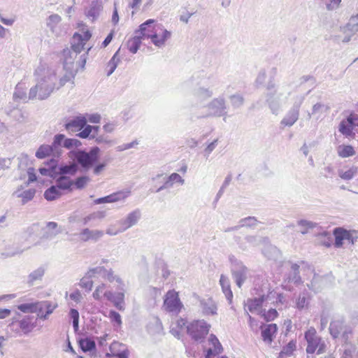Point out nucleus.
Returning a JSON list of instances; mask_svg holds the SVG:
<instances>
[{"label": "nucleus", "instance_id": "864d4df0", "mask_svg": "<svg viewBox=\"0 0 358 358\" xmlns=\"http://www.w3.org/2000/svg\"><path fill=\"white\" fill-rule=\"evenodd\" d=\"M341 0H331V2L327 4L328 9H334L338 8L341 4Z\"/></svg>", "mask_w": 358, "mask_h": 358}, {"label": "nucleus", "instance_id": "9d476101", "mask_svg": "<svg viewBox=\"0 0 358 358\" xmlns=\"http://www.w3.org/2000/svg\"><path fill=\"white\" fill-rule=\"evenodd\" d=\"M208 343L210 347L206 351L205 358H214L223 352L224 348L215 334H210Z\"/></svg>", "mask_w": 358, "mask_h": 358}, {"label": "nucleus", "instance_id": "f3484780", "mask_svg": "<svg viewBox=\"0 0 358 358\" xmlns=\"http://www.w3.org/2000/svg\"><path fill=\"white\" fill-rule=\"evenodd\" d=\"M220 285L223 290L224 294L227 297L229 303L232 302L233 293L230 287V281L224 275H221L220 280Z\"/></svg>", "mask_w": 358, "mask_h": 358}, {"label": "nucleus", "instance_id": "69168bd1", "mask_svg": "<svg viewBox=\"0 0 358 358\" xmlns=\"http://www.w3.org/2000/svg\"><path fill=\"white\" fill-rule=\"evenodd\" d=\"M296 119H297V117L296 115H294L292 117L291 121L289 122V121L286 120V119H284L283 122H285V124L292 125L296 122Z\"/></svg>", "mask_w": 358, "mask_h": 358}, {"label": "nucleus", "instance_id": "49530a36", "mask_svg": "<svg viewBox=\"0 0 358 358\" xmlns=\"http://www.w3.org/2000/svg\"><path fill=\"white\" fill-rule=\"evenodd\" d=\"M307 305H308L307 299H306V297L304 296H299L296 302V307L300 310L306 308Z\"/></svg>", "mask_w": 358, "mask_h": 358}, {"label": "nucleus", "instance_id": "4be33fe9", "mask_svg": "<svg viewBox=\"0 0 358 358\" xmlns=\"http://www.w3.org/2000/svg\"><path fill=\"white\" fill-rule=\"evenodd\" d=\"M139 219V212L138 211H133L130 213L127 218L123 220L121 222L122 229L125 230L127 229H129V227L133 226L136 223H137L138 220Z\"/></svg>", "mask_w": 358, "mask_h": 358}, {"label": "nucleus", "instance_id": "e433bc0d", "mask_svg": "<svg viewBox=\"0 0 358 358\" xmlns=\"http://www.w3.org/2000/svg\"><path fill=\"white\" fill-rule=\"evenodd\" d=\"M357 169L355 167L347 169L346 171H339V176L341 179L345 180H349L353 178L356 173Z\"/></svg>", "mask_w": 358, "mask_h": 358}, {"label": "nucleus", "instance_id": "6ab92c4d", "mask_svg": "<svg viewBox=\"0 0 358 358\" xmlns=\"http://www.w3.org/2000/svg\"><path fill=\"white\" fill-rule=\"evenodd\" d=\"M277 331L276 324H269L264 328L262 330V337L264 341H268L271 343L273 341L274 336Z\"/></svg>", "mask_w": 358, "mask_h": 358}, {"label": "nucleus", "instance_id": "0e129e2a", "mask_svg": "<svg viewBox=\"0 0 358 358\" xmlns=\"http://www.w3.org/2000/svg\"><path fill=\"white\" fill-rule=\"evenodd\" d=\"M216 143H217V140H215L213 142H212L210 145H208V147L206 148V151L208 152H212V150H214Z\"/></svg>", "mask_w": 358, "mask_h": 358}, {"label": "nucleus", "instance_id": "8fccbe9b", "mask_svg": "<svg viewBox=\"0 0 358 358\" xmlns=\"http://www.w3.org/2000/svg\"><path fill=\"white\" fill-rule=\"evenodd\" d=\"M45 308L47 309V312L45 314V315H41L40 312H38V316L42 318H46L48 315V314L52 313L53 310L55 309V307H52L51 303L49 302H45Z\"/></svg>", "mask_w": 358, "mask_h": 358}, {"label": "nucleus", "instance_id": "1a4fd4ad", "mask_svg": "<svg viewBox=\"0 0 358 358\" xmlns=\"http://www.w3.org/2000/svg\"><path fill=\"white\" fill-rule=\"evenodd\" d=\"M99 152V149L98 147H95L89 152L78 151L75 153V158L83 168L88 169L97 161Z\"/></svg>", "mask_w": 358, "mask_h": 358}, {"label": "nucleus", "instance_id": "603ef678", "mask_svg": "<svg viewBox=\"0 0 358 358\" xmlns=\"http://www.w3.org/2000/svg\"><path fill=\"white\" fill-rule=\"evenodd\" d=\"M28 174H29V182H34L36 180V173L34 172V168H29L28 170Z\"/></svg>", "mask_w": 358, "mask_h": 358}, {"label": "nucleus", "instance_id": "338daca9", "mask_svg": "<svg viewBox=\"0 0 358 358\" xmlns=\"http://www.w3.org/2000/svg\"><path fill=\"white\" fill-rule=\"evenodd\" d=\"M277 303H284V295L283 294H277V298H276V301H275Z\"/></svg>", "mask_w": 358, "mask_h": 358}, {"label": "nucleus", "instance_id": "e2e57ef3", "mask_svg": "<svg viewBox=\"0 0 358 358\" xmlns=\"http://www.w3.org/2000/svg\"><path fill=\"white\" fill-rule=\"evenodd\" d=\"M103 129L106 132H111L114 130V125L110 123H108L103 126Z\"/></svg>", "mask_w": 358, "mask_h": 358}, {"label": "nucleus", "instance_id": "a878e982", "mask_svg": "<svg viewBox=\"0 0 358 358\" xmlns=\"http://www.w3.org/2000/svg\"><path fill=\"white\" fill-rule=\"evenodd\" d=\"M62 194V192L60 191L57 185H55V186H52L45 190L44 196L45 199L48 201H54L61 196Z\"/></svg>", "mask_w": 358, "mask_h": 358}, {"label": "nucleus", "instance_id": "39448f33", "mask_svg": "<svg viewBox=\"0 0 358 358\" xmlns=\"http://www.w3.org/2000/svg\"><path fill=\"white\" fill-rule=\"evenodd\" d=\"M210 325L204 320H193L187 327V332L190 337L196 341L203 339L209 333Z\"/></svg>", "mask_w": 358, "mask_h": 358}, {"label": "nucleus", "instance_id": "58836bf2", "mask_svg": "<svg viewBox=\"0 0 358 358\" xmlns=\"http://www.w3.org/2000/svg\"><path fill=\"white\" fill-rule=\"evenodd\" d=\"M78 170V166L75 164L70 165L63 166L60 168V173L62 174H71L74 175Z\"/></svg>", "mask_w": 358, "mask_h": 358}, {"label": "nucleus", "instance_id": "3c124183", "mask_svg": "<svg viewBox=\"0 0 358 358\" xmlns=\"http://www.w3.org/2000/svg\"><path fill=\"white\" fill-rule=\"evenodd\" d=\"M113 36H114V31H110L109 33V34L104 39V41L102 43V46L106 47L112 41Z\"/></svg>", "mask_w": 358, "mask_h": 358}, {"label": "nucleus", "instance_id": "13d9d810", "mask_svg": "<svg viewBox=\"0 0 358 358\" xmlns=\"http://www.w3.org/2000/svg\"><path fill=\"white\" fill-rule=\"evenodd\" d=\"M205 311L207 313H211V314H215L217 313V307L216 305L214 303H212L210 307L206 308Z\"/></svg>", "mask_w": 358, "mask_h": 358}, {"label": "nucleus", "instance_id": "7ed1b4c3", "mask_svg": "<svg viewBox=\"0 0 358 358\" xmlns=\"http://www.w3.org/2000/svg\"><path fill=\"white\" fill-rule=\"evenodd\" d=\"M96 274L102 275L103 277L109 282L114 281V273L112 269L106 270L103 266H99L90 269L87 275L82 278L80 282V287L87 292H90L94 286L92 278L96 276Z\"/></svg>", "mask_w": 358, "mask_h": 358}, {"label": "nucleus", "instance_id": "5701e85b", "mask_svg": "<svg viewBox=\"0 0 358 358\" xmlns=\"http://www.w3.org/2000/svg\"><path fill=\"white\" fill-rule=\"evenodd\" d=\"M129 190H120V192H115L110 195L106 196V201L108 203H114L126 199L130 195Z\"/></svg>", "mask_w": 358, "mask_h": 358}, {"label": "nucleus", "instance_id": "9b49d317", "mask_svg": "<svg viewBox=\"0 0 358 358\" xmlns=\"http://www.w3.org/2000/svg\"><path fill=\"white\" fill-rule=\"evenodd\" d=\"M354 124L355 118L350 115L347 117L346 120L340 122L339 131L346 137L355 138Z\"/></svg>", "mask_w": 358, "mask_h": 358}, {"label": "nucleus", "instance_id": "c85d7f7f", "mask_svg": "<svg viewBox=\"0 0 358 358\" xmlns=\"http://www.w3.org/2000/svg\"><path fill=\"white\" fill-rule=\"evenodd\" d=\"M99 129V126L87 125L84 129L77 134V136L82 138H87L90 137L92 132H94V135L92 137L94 138L97 134Z\"/></svg>", "mask_w": 358, "mask_h": 358}, {"label": "nucleus", "instance_id": "473e14b6", "mask_svg": "<svg viewBox=\"0 0 358 358\" xmlns=\"http://www.w3.org/2000/svg\"><path fill=\"white\" fill-rule=\"evenodd\" d=\"M343 329V324L338 320H336L335 322H331L329 324V331L330 334L334 338H336L341 334V331Z\"/></svg>", "mask_w": 358, "mask_h": 358}, {"label": "nucleus", "instance_id": "37998d69", "mask_svg": "<svg viewBox=\"0 0 358 358\" xmlns=\"http://www.w3.org/2000/svg\"><path fill=\"white\" fill-rule=\"evenodd\" d=\"M173 182L183 183L184 180L178 173H173L170 176L168 180L165 182V185H168L169 183L173 184Z\"/></svg>", "mask_w": 358, "mask_h": 358}, {"label": "nucleus", "instance_id": "a19ab883", "mask_svg": "<svg viewBox=\"0 0 358 358\" xmlns=\"http://www.w3.org/2000/svg\"><path fill=\"white\" fill-rule=\"evenodd\" d=\"M81 144V142L76 138H66L64 141V146L67 149L79 147Z\"/></svg>", "mask_w": 358, "mask_h": 358}, {"label": "nucleus", "instance_id": "79ce46f5", "mask_svg": "<svg viewBox=\"0 0 358 358\" xmlns=\"http://www.w3.org/2000/svg\"><path fill=\"white\" fill-rule=\"evenodd\" d=\"M36 190L34 189H29L23 192L22 196V203H27V201L33 199L35 196Z\"/></svg>", "mask_w": 358, "mask_h": 358}, {"label": "nucleus", "instance_id": "4468645a", "mask_svg": "<svg viewBox=\"0 0 358 358\" xmlns=\"http://www.w3.org/2000/svg\"><path fill=\"white\" fill-rule=\"evenodd\" d=\"M110 350L115 357L129 358V350L122 344L118 343V341H113L110 346Z\"/></svg>", "mask_w": 358, "mask_h": 358}, {"label": "nucleus", "instance_id": "f704fd0d", "mask_svg": "<svg viewBox=\"0 0 358 358\" xmlns=\"http://www.w3.org/2000/svg\"><path fill=\"white\" fill-rule=\"evenodd\" d=\"M246 268H243L238 271L234 273L236 279V285L238 287H241L244 281L246 279Z\"/></svg>", "mask_w": 358, "mask_h": 358}, {"label": "nucleus", "instance_id": "2eb2a0df", "mask_svg": "<svg viewBox=\"0 0 358 358\" xmlns=\"http://www.w3.org/2000/svg\"><path fill=\"white\" fill-rule=\"evenodd\" d=\"M136 32L138 33L137 31ZM138 34V35L128 39L126 43L127 49L131 53H136L139 50L142 39L145 38V37L141 35L140 32Z\"/></svg>", "mask_w": 358, "mask_h": 358}, {"label": "nucleus", "instance_id": "6e6d98bb", "mask_svg": "<svg viewBox=\"0 0 358 358\" xmlns=\"http://www.w3.org/2000/svg\"><path fill=\"white\" fill-rule=\"evenodd\" d=\"M142 0H129V7L131 8H137L139 7Z\"/></svg>", "mask_w": 358, "mask_h": 358}, {"label": "nucleus", "instance_id": "f8f14e48", "mask_svg": "<svg viewBox=\"0 0 358 358\" xmlns=\"http://www.w3.org/2000/svg\"><path fill=\"white\" fill-rule=\"evenodd\" d=\"M87 122V119L85 117H76L71 121L65 124V129L69 131H78L85 128Z\"/></svg>", "mask_w": 358, "mask_h": 358}, {"label": "nucleus", "instance_id": "09e8293b", "mask_svg": "<svg viewBox=\"0 0 358 358\" xmlns=\"http://www.w3.org/2000/svg\"><path fill=\"white\" fill-rule=\"evenodd\" d=\"M64 138H65L64 135H62V134H57V135L55 136L53 145L55 147H57L58 145H62V142L64 143V140L66 139Z\"/></svg>", "mask_w": 358, "mask_h": 358}, {"label": "nucleus", "instance_id": "c9c22d12", "mask_svg": "<svg viewBox=\"0 0 358 358\" xmlns=\"http://www.w3.org/2000/svg\"><path fill=\"white\" fill-rule=\"evenodd\" d=\"M261 315L266 321H271L275 320L278 316V313L276 309L271 308L267 311L261 310Z\"/></svg>", "mask_w": 358, "mask_h": 358}, {"label": "nucleus", "instance_id": "680f3d73", "mask_svg": "<svg viewBox=\"0 0 358 358\" xmlns=\"http://www.w3.org/2000/svg\"><path fill=\"white\" fill-rule=\"evenodd\" d=\"M1 21L7 25H11L14 22V20H13V18L1 17Z\"/></svg>", "mask_w": 358, "mask_h": 358}, {"label": "nucleus", "instance_id": "c756f323", "mask_svg": "<svg viewBox=\"0 0 358 358\" xmlns=\"http://www.w3.org/2000/svg\"><path fill=\"white\" fill-rule=\"evenodd\" d=\"M294 351H296V341L292 340L282 348L278 358H283L285 355L290 356Z\"/></svg>", "mask_w": 358, "mask_h": 358}, {"label": "nucleus", "instance_id": "412c9836", "mask_svg": "<svg viewBox=\"0 0 358 358\" xmlns=\"http://www.w3.org/2000/svg\"><path fill=\"white\" fill-rule=\"evenodd\" d=\"M337 152L341 158L353 157L356 153L355 147L350 145H340L337 148Z\"/></svg>", "mask_w": 358, "mask_h": 358}, {"label": "nucleus", "instance_id": "5fc2aeb1", "mask_svg": "<svg viewBox=\"0 0 358 358\" xmlns=\"http://www.w3.org/2000/svg\"><path fill=\"white\" fill-rule=\"evenodd\" d=\"M101 116L99 115H91L88 117V121L92 123H99L101 121Z\"/></svg>", "mask_w": 358, "mask_h": 358}, {"label": "nucleus", "instance_id": "f03ea898", "mask_svg": "<svg viewBox=\"0 0 358 358\" xmlns=\"http://www.w3.org/2000/svg\"><path fill=\"white\" fill-rule=\"evenodd\" d=\"M114 280L120 284L118 291L116 293H113L111 291L108 290L105 283H101L94 290L93 298L96 301H101L102 297H105L106 300L113 303L115 308L122 310H124V289L122 281L119 277L114 276Z\"/></svg>", "mask_w": 358, "mask_h": 358}, {"label": "nucleus", "instance_id": "0eeeda50", "mask_svg": "<svg viewBox=\"0 0 358 358\" xmlns=\"http://www.w3.org/2000/svg\"><path fill=\"white\" fill-rule=\"evenodd\" d=\"M78 27L81 28V34L75 32L73 36V43L71 49L76 53H80L84 49V46L92 37V34L87 29V25L83 23H79Z\"/></svg>", "mask_w": 358, "mask_h": 358}, {"label": "nucleus", "instance_id": "393cba45", "mask_svg": "<svg viewBox=\"0 0 358 358\" xmlns=\"http://www.w3.org/2000/svg\"><path fill=\"white\" fill-rule=\"evenodd\" d=\"M185 327V320L183 318H178L175 321V322L172 323L171 332L173 336L179 338Z\"/></svg>", "mask_w": 358, "mask_h": 358}, {"label": "nucleus", "instance_id": "cd10ccee", "mask_svg": "<svg viewBox=\"0 0 358 358\" xmlns=\"http://www.w3.org/2000/svg\"><path fill=\"white\" fill-rule=\"evenodd\" d=\"M79 346L84 352L93 351L96 348L94 340L89 338H81L79 341Z\"/></svg>", "mask_w": 358, "mask_h": 358}, {"label": "nucleus", "instance_id": "c03bdc74", "mask_svg": "<svg viewBox=\"0 0 358 358\" xmlns=\"http://www.w3.org/2000/svg\"><path fill=\"white\" fill-rule=\"evenodd\" d=\"M70 316L73 320L74 330H78L79 323V313L76 309H71Z\"/></svg>", "mask_w": 358, "mask_h": 358}, {"label": "nucleus", "instance_id": "423d86ee", "mask_svg": "<svg viewBox=\"0 0 358 358\" xmlns=\"http://www.w3.org/2000/svg\"><path fill=\"white\" fill-rule=\"evenodd\" d=\"M334 246L341 248L343 245L344 241L354 245L358 238V231L356 230H348L341 227L335 228L334 231Z\"/></svg>", "mask_w": 358, "mask_h": 358}, {"label": "nucleus", "instance_id": "de8ad7c7", "mask_svg": "<svg viewBox=\"0 0 358 358\" xmlns=\"http://www.w3.org/2000/svg\"><path fill=\"white\" fill-rule=\"evenodd\" d=\"M355 351L352 348H345L341 353V358H354Z\"/></svg>", "mask_w": 358, "mask_h": 358}, {"label": "nucleus", "instance_id": "a18cd8bd", "mask_svg": "<svg viewBox=\"0 0 358 358\" xmlns=\"http://www.w3.org/2000/svg\"><path fill=\"white\" fill-rule=\"evenodd\" d=\"M109 317L112 321L116 322L117 324L120 325L122 323L121 315L119 313L115 310H110L109 312Z\"/></svg>", "mask_w": 358, "mask_h": 358}, {"label": "nucleus", "instance_id": "dca6fc26", "mask_svg": "<svg viewBox=\"0 0 358 358\" xmlns=\"http://www.w3.org/2000/svg\"><path fill=\"white\" fill-rule=\"evenodd\" d=\"M73 180H71L68 176H62L56 180V185L64 193V191H71L72 187L73 186Z\"/></svg>", "mask_w": 358, "mask_h": 358}, {"label": "nucleus", "instance_id": "7c9ffc66", "mask_svg": "<svg viewBox=\"0 0 358 358\" xmlns=\"http://www.w3.org/2000/svg\"><path fill=\"white\" fill-rule=\"evenodd\" d=\"M119 50L112 57L106 64L107 75H110L115 70L117 64L120 62V57H118Z\"/></svg>", "mask_w": 358, "mask_h": 358}, {"label": "nucleus", "instance_id": "bb28decb", "mask_svg": "<svg viewBox=\"0 0 358 358\" xmlns=\"http://www.w3.org/2000/svg\"><path fill=\"white\" fill-rule=\"evenodd\" d=\"M103 234L101 231H90L86 229L81 231V238L83 241L97 240L102 237Z\"/></svg>", "mask_w": 358, "mask_h": 358}, {"label": "nucleus", "instance_id": "bf43d9fd", "mask_svg": "<svg viewBox=\"0 0 358 358\" xmlns=\"http://www.w3.org/2000/svg\"><path fill=\"white\" fill-rule=\"evenodd\" d=\"M105 166H106V164H101L96 165L94 168V173L99 174L103 171V169L105 168Z\"/></svg>", "mask_w": 358, "mask_h": 358}, {"label": "nucleus", "instance_id": "4c0bfd02", "mask_svg": "<svg viewBox=\"0 0 358 358\" xmlns=\"http://www.w3.org/2000/svg\"><path fill=\"white\" fill-rule=\"evenodd\" d=\"M90 179L87 176H80L73 181L75 187L78 189H82L87 185Z\"/></svg>", "mask_w": 358, "mask_h": 358}, {"label": "nucleus", "instance_id": "052dcab7", "mask_svg": "<svg viewBox=\"0 0 358 358\" xmlns=\"http://www.w3.org/2000/svg\"><path fill=\"white\" fill-rule=\"evenodd\" d=\"M112 21L114 24H117L119 22V15L117 8L113 10V15L112 16Z\"/></svg>", "mask_w": 358, "mask_h": 358}, {"label": "nucleus", "instance_id": "aec40b11", "mask_svg": "<svg viewBox=\"0 0 358 358\" xmlns=\"http://www.w3.org/2000/svg\"><path fill=\"white\" fill-rule=\"evenodd\" d=\"M20 327L22 331L24 334H28L32 331L36 326V320H34L31 317H24L20 322Z\"/></svg>", "mask_w": 358, "mask_h": 358}, {"label": "nucleus", "instance_id": "72a5a7b5", "mask_svg": "<svg viewBox=\"0 0 358 358\" xmlns=\"http://www.w3.org/2000/svg\"><path fill=\"white\" fill-rule=\"evenodd\" d=\"M319 243L325 247H330L332 245V240L329 233L324 231L318 236Z\"/></svg>", "mask_w": 358, "mask_h": 358}, {"label": "nucleus", "instance_id": "a211bd4d", "mask_svg": "<svg viewBox=\"0 0 358 358\" xmlns=\"http://www.w3.org/2000/svg\"><path fill=\"white\" fill-rule=\"evenodd\" d=\"M101 8V3L98 1H94L91 6L86 11V17L94 21L99 15Z\"/></svg>", "mask_w": 358, "mask_h": 358}, {"label": "nucleus", "instance_id": "2f4dec72", "mask_svg": "<svg viewBox=\"0 0 358 358\" xmlns=\"http://www.w3.org/2000/svg\"><path fill=\"white\" fill-rule=\"evenodd\" d=\"M52 147L48 145H42L36 152V157L38 159H44L50 155L52 152Z\"/></svg>", "mask_w": 358, "mask_h": 358}, {"label": "nucleus", "instance_id": "4d7b16f0", "mask_svg": "<svg viewBox=\"0 0 358 358\" xmlns=\"http://www.w3.org/2000/svg\"><path fill=\"white\" fill-rule=\"evenodd\" d=\"M10 315V310L1 309L0 310V319L6 318Z\"/></svg>", "mask_w": 358, "mask_h": 358}, {"label": "nucleus", "instance_id": "ea45409f", "mask_svg": "<svg viewBox=\"0 0 358 358\" xmlns=\"http://www.w3.org/2000/svg\"><path fill=\"white\" fill-rule=\"evenodd\" d=\"M299 225L301 227L300 231L301 234L308 233L309 230L313 229L315 226L314 223L308 221H303V220L299 222Z\"/></svg>", "mask_w": 358, "mask_h": 358}, {"label": "nucleus", "instance_id": "ddd939ff", "mask_svg": "<svg viewBox=\"0 0 358 358\" xmlns=\"http://www.w3.org/2000/svg\"><path fill=\"white\" fill-rule=\"evenodd\" d=\"M265 301V296H261L259 297L250 298L247 300L245 303V307L250 312H259L261 314V310L264 301Z\"/></svg>", "mask_w": 358, "mask_h": 358}, {"label": "nucleus", "instance_id": "6e6552de", "mask_svg": "<svg viewBox=\"0 0 358 358\" xmlns=\"http://www.w3.org/2000/svg\"><path fill=\"white\" fill-rule=\"evenodd\" d=\"M164 307L168 312L178 313L182 310L183 304L180 300L177 291L170 289L166 292L164 300Z\"/></svg>", "mask_w": 358, "mask_h": 358}, {"label": "nucleus", "instance_id": "b1692460", "mask_svg": "<svg viewBox=\"0 0 358 358\" xmlns=\"http://www.w3.org/2000/svg\"><path fill=\"white\" fill-rule=\"evenodd\" d=\"M40 302L22 303L17 306V309L23 313L41 312L42 308L40 307Z\"/></svg>", "mask_w": 358, "mask_h": 358}, {"label": "nucleus", "instance_id": "20e7f679", "mask_svg": "<svg viewBox=\"0 0 358 358\" xmlns=\"http://www.w3.org/2000/svg\"><path fill=\"white\" fill-rule=\"evenodd\" d=\"M305 339L307 341L306 352L308 354H322L326 352L327 345L322 338L318 336L314 327L308 328L305 332Z\"/></svg>", "mask_w": 358, "mask_h": 358}, {"label": "nucleus", "instance_id": "f257e3e1", "mask_svg": "<svg viewBox=\"0 0 358 358\" xmlns=\"http://www.w3.org/2000/svg\"><path fill=\"white\" fill-rule=\"evenodd\" d=\"M155 20H148L139 25L138 32L146 38H150L152 43L157 47L165 45L168 39L171 37V32L168 31L160 24H154Z\"/></svg>", "mask_w": 358, "mask_h": 358}, {"label": "nucleus", "instance_id": "774afa93", "mask_svg": "<svg viewBox=\"0 0 358 358\" xmlns=\"http://www.w3.org/2000/svg\"><path fill=\"white\" fill-rule=\"evenodd\" d=\"M39 171L42 175H50L51 173V171L46 168H41L39 169Z\"/></svg>", "mask_w": 358, "mask_h": 358}]
</instances>
